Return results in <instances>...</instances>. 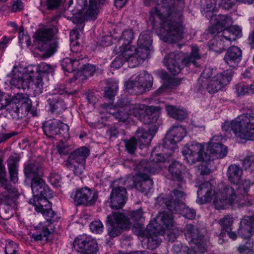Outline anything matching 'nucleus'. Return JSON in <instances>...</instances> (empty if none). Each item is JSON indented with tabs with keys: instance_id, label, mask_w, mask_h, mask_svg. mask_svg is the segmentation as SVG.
I'll return each mask as SVG.
<instances>
[{
	"instance_id": "obj_1",
	"label": "nucleus",
	"mask_w": 254,
	"mask_h": 254,
	"mask_svg": "<svg viewBox=\"0 0 254 254\" xmlns=\"http://www.w3.org/2000/svg\"><path fill=\"white\" fill-rule=\"evenodd\" d=\"M183 0H161L150 12L149 20L155 25V15L161 21L160 37L165 42L174 43L183 38L184 27L183 24Z\"/></svg>"
},
{
	"instance_id": "obj_2",
	"label": "nucleus",
	"mask_w": 254,
	"mask_h": 254,
	"mask_svg": "<svg viewBox=\"0 0 254 254\" xmlns=\"http://www.w3.org/2000/svg\"><path fill=\"white\" fill-rule=\"evenodd\" d=\"M237 189V187L234 188L232 186H225L217 191H213L211 184L206 181L199 186L197 194L201 203L212 200L217 209H224L229 205L239 203L240 195Z\"/></svg>"
},
{
	"instance_id": "obj_3",
	"label": "nucleus",
	"mask_w": 254,
	"mask_h": 254,
	"mask_svg": "<svg viewBox=\"0 0 254 254\" xmlns=\"http://www.w3.org/2000/svg\"><path fill=\"white\" fill-rule=\"evenodd\" d=\"M227 135L231 131L241 139L254 141V113H244L231 122H225L222 126Z\"/></svg>"
},
{
	"instance_id": "obj_4",
	"label": "nucleus",
	"mask_w": 254,
	"mask_h": 254,
	"mask_svg": "<svg viewBox=\"0 0 254 254\" xmlns=\"http://www.w3.org/2000/svg\"><path fill=\"white\" fill-rule=\"evenodd\" d=\"M198 51V47L195 46L192 47L191 53L188 56L181 51L169 53L164 57V64L172 74L177 75L184 65L189 66L192 64L195 67L198 66L196 60L201 58Z\"/></svg>"
},
{
	"instance_id": "obj_5",
	"label": "nucleus",
	"mask_w": 254,
	"mask_h": 254,
	"mask_svg": "<svg viewBox=\"0 0 254 254\" xmlns=\"http://www.w3.org/2000/svg\"><path fill=\"white\" fill-rule=\"evenodd\" d=\"M31 107L32 102L28 97L17 93L9 99H5L4 109L13 119L17 121L27 116Z\"/></svg>"
},
{
	"instance_id": "obj_6",
	"label": "nucleus",
	"mask_w": 254,
	"mask_h": 254,
	"mask_svg": "<svg viewBox=\"0 0 254 254\" xmlns=\"http://www.w3.org/2000/svg\"><path fill=\"white\" fill-rule=\"evenodd\" d=\"M150 164L145 160H142L137 165V173L133 176V185L136 189L147 194L151 189L153 181L150 179L148 173H155L157 169L150 168Z\"/></svg>"
},
{
	"instance_id": "obj_7",
	"label": "nucleus",
	"mask_w": 254,
	"mask_h": 254,
	"mask_svg": "<svg viewBox=\"0 0 254 254\" xmlns=\"http://www.w3.org/2000/svg\"><path fill=\"white\" fill-rule=\"evenodd\" d=\"M184 235L193 251L203 254L206 251V241L204 240L198 227L187 224L184 229Z\"/></svg>"
},
{
	"instance_id": "obj_8",
	"label": "nucleus",
	"mask_w": 254,
	"mask_h": 254,
	"mask_svg": "<svg viewBox=\"0 0 254 254\" xmlns=\"http://www.w3.org/2000/svg\"><path fill=\"white\" fill-rule=\"evenodd\" d=\"M58 29L56 26L39 29L36 32V40L38 48L41 51H46L52 54L54 53L58 47V42L51 41V38L58 32Z\"/></svg>"
},
{
	"instance_id": "obj_9",
	"label": "nucleus",
	"mask_w": 254,
	"mask_h": 254,
	"mask_svg": "<svg viewBox=\"0 0 254 254\" xmlns=\"http://www.w3.org/2000/svg\"><path fill=\"white\" fill-rule=\"evenodd\" d=\"M242 32L241 28L237 26L234 25L224 29L223 32L216 37V41H212V45H219L218 49L213 47L214 51L218 53L222 52L225 48L231 45V42L235 41L237 38L241 37Z\"/></svg>"
},
{
	"instance_id": "obj_10",
	"label": "nucleus",
	"mask_w": 254,
	"mask_h": 254,
	"mask_svg": "<svg viewBox=\"0 0 254 254\" xmlns=\"http://www.w3.org/2000/svg\"><path fill=\"white\" fill-rule=\"evenodd\" d=\"M107 219L108 234L111 237L118 236L130 225L129 219L119 212H113L107 216Z\"/></svg>"
},
{
	"instance_id": "obj_11",
	"label": "nucleus",
	"mask_w": 254,
	"mask_h": 254,
	"mask_svg": "<svg viewBox=\"0 0 254 254\" xmlns=\"http://www.w3.org/2000/svg\"><path fill=\"white\" fill-rule=\"evenodd\" d=\"M182 153L186 156L187 162L191 165L197 162L210 161V157L207 156V152L204 151V145L195 141L185 146Z\"/></svg>"
},
{
	"instance_id": "obj_12",
	"label": "nucleus",
	"mask_w": 254,
	"mask_h": 254,
	"mask_svg": "<svg viewBox=\"0 0 254 254\" xmlns=\"http://www.w3.org/2000/svg\"><path fill=\"white\" fill-rule=\"evenodd\" d=\"M5 176V167L2 159L0 158V184L7 190L3 195H0V205L11 206L17 198L18 192L15 188L8 183Z\"/></svg>"
},
{
	"instance_id": "obj_13",
	"label": "nucleus",
	"mask_w": 254,
	"mask_h": 254,
	"mask_svg": "<svg viewBox=\"0 0 254 254\" xmlns=\"http://www.w3.org/2000/svg\"><path fill=\"white\" fill-rule=\"evenodd\" d=\"M125 181L123 179L113 182L112 190L110 196V206L112 209L122 208L126 202L127 190L124 186Z\"/></svg>"
},
{
	"instance_id": "obj_14",
	"label": "nucleus",
	"mask_w": 254,
	"mask_h": 254,
	"mask_svg": "<svg viewBox=\"0 0 254 254\" xmlns=\"http://www.w3.org/2000/svg\"><path fill=\"white\" fill-rule=\"evenodd\" d=\"M153 84L152 76L146 71L140 72L133 80L126 82V87L128 89H132V92L136 94H141L152 87Z\"/></svg>"
},
{
	"instance_id": "obj_15",
	"label": "nucleus",
	"mask_w": 254,
	"mask_h": 254,
	"mask_svg": "<svg viewBox=\"0 0 254 254\" xmlns=\"http://www.w3.org/2000/svg\"><path fill=\"white\" fill-rule=\"evenodd\" d=\"M70 197L78 205L91 206L97 201L98 192L96 190L84 187L72 191Z\"/></svg>"
},
{
	"instance_id": "obj_16",
	"label": "nucleus",
	"mask_w": 254,
	"mask_h": 254,
	"mask_svg": "<svg viewBox=\"0 0 254 254\" xmlns=\"http://www.w3.org/2000/svg\"><path fill=\"white\" fill-rule=\"evenodd\" d=\"M233 72L230 70H226L217 74L203 84V87L206 85V89L210 94L217 92L228 84L231 80Z\"/></svg>"
},
{
	"instance_id": "obj_17",
	"label": "nucleus",
	"mask_w": 254,
	"mask_h": 254,
	"mask_svg": "<svg viewBox=\"0 0 254 254\" xmlns=\"http://www.w3.org/2000/svg\"><path fill=\"white\" fill-rule=\"evenodd\" d=\"M42 128L44 134L48 137L53 138L60 134L64 136L69 134V126L59 120L52 119L45 122Z\"/></svg>"
},
{
	"instance_id": "obj_18",
	"label": "nucleus",
	"mask_w": 254,
	"mask_h": 254,
	"mask_svg": "<svg viewBox=\"0 0 254 254\" xmlns=\"http://www.w3.org/2000/svg\"><path fill=\"white\" fill-rule=\"evenodd\" d=\"M74 249L82 254H99L96 240L86 235H80L73 242Z\"/></svg>"
},
{
	"instance_id": "obj_19",
	"label": "nucleus",
	"mask_w": 254,
	"mask_h": 254,
	"mask_svg": "<svg viewBox=\"0 0 254 254\" xmlns=\"http://www.w3.org/2000/svg\"><path fill=\"white\" fill-rule=\"evenodd\" d=\"M185 196V193L182 190L174 189L169 194L161 199L170 211L173 213H180L184 207V203L181 201Z\"/></svg>"
},
{
	"instance_id": "obj_20",
	"label": "nucleus",
	"mask_w": 254,
	"mask_h": 254,
	"mask_svg": "<svg viewBox=\"0 0 254 254\" xmlns=\"http://www.w3.org/2000/svg\"><path fill=\"white\" fill-rule=\"evenodd\" d=\"M34 68L33 66H28L24 69V71L22 74L18 68L14 66L11 72L12 76L10 81V84L18 88L26 89L29 87V83L27 80L28 77L31 76L28 74L32 73L34 71Z\"/></svg>"
},
{
	"instance_id": "obj_21",
	"label": "nucleus",
	"mask_w": 254,
	"mask_h": 254,
	"mask_svg": "<svg viewBox=\"0 0 254 254\" xmlns=\"http://www.w3.org/2000/svg\"><path fill=\"white\" fill-rule=\"evenodd\" d=\"M186 135V129L182 126H173L167 133L162 146L164 148L172 150L176 143L181 141Z\"/></svg>"
},
{
	"instance_id": "obj_22",
	"label": "nucleus",
	"mask_w": 254,
	"mask_h": 254,
	"mask_svg": "<svg viewBox=\"0 0 254 254\" xmlns=\"http://www.w3.org/2000/svg\"><path fill=\"white\" fill-rule=\"evenodd\" d=\"M118 107L112 104H104L102 105L106 112L112 115L119 122H125L128 117V113L127 112V99H122L119 100L117 103Z\"/></svg>"
},
{
	"instance_id": "obj_23",
	"label": "nucleus",
	"mask_w": 254,
	"mask_h": 254,
	"mask_svg": "<svg viewBox=\"0 0 254 254\" xmlns=\"http://www.w3.org/2000/svg\"><path fill=\"white\" fill-rule=\"evenodd\" d=\"M157 226H153L149 223L144 231V244L146 248L150 250H154L161 243L162 239L160 237V232L157 228Z\"/></svg>"
},
{
	"instance_id": "obj_24",
	"label": "nucleus",
	"mask_w": 254,
	"mask_h": 254,
	"mask_svg": "<svg viewBox=\"0 0 254 254\" xmlns=\"http://www.w3.org/2000/svg\"><path fill=\"white\" fill-rule=\"evenodd\" d=\"M220 139V136H214L207 143L206 152L207 156L210 157V160L222 158L227 154L226 146L217 142Z\"/></svg>"
},
{
	"instance_id": "obj_25",
	"label": "nucleus",
	"mask_w": 254,
	"mask_h": 254,
	"mask_svg": "<svg viewBox=\"0 0 254 254\" xmlns=\"http://www.w3.org/2000/svg\"><path fill=\"white\" fill-rule=\"evenodd\" d=\"M123 52L128 66L131 68L136 67L142 64L149 57L146 52H138L137 49H134L133 51L131 48L120 51V52Z\"/></svg>"
},
{
	"instance_id": "obj_26",
	"label": "nucleus",
	"mask_w": 254,
	"mask_h": 254,
	"mask_svg": "<svg viewBox=\"0 0 254 254\" xmlns=\"http://www.w3.org/2000/svg\"><path fill=\"white\" fill-rule=\"evenodd\" d=\"M238 234L244 239H249L254 235V217L245 216L241 220Z\"/></svg>"
},
{
	"instance_id": "obj_27",
	"label": "nucleus",
	"mask_w": 254,
	"mask_h": 254,
	"mask_svg": "<svg viewBox=\"0 0 254 254\" xmlns=\"http://www.w3.org/2000/svg\"><path fill=\"white\" fill-rule=\"evenodd\" d=\"M215 19L216 23L209 28V32L216 37L221 34L224 29H227L233 22L232 18L225 15H219Z\"/></svg>"
},
{
	"instance_id": "obj_28",
	"label": "nucleus",
	"mask_w": 254,
	"mask_h": 254,
	"mask_svg": "<svg viewBox=\"0 0 254 254\" xmlns=\"http://www.w3.org/2000/svg\"><path fill=\"white\" fill-rule=\"evenodd\" d=\"M90 151L88 148L83 146L71 152L68 159L64 162L67 168L72 167V164L75 163H85L86 159L89 156Z\"/></svg>"
},
{
	"instance_id": "obj_29",
	"label": "nucleus",
	"mask_w": 254,
	"mask_h": 254,
	"mask_svg": "<svg viewBox=\"0 0 254 254\" xmlns=\"http://www.w3.org/2000/svg\"><path fill=\"white\" fill-rule=\"evenodd\" d=\"M242 57V51L237 46H231L227 51L223 60L225 63L230 67H237L240 62Z\"/></svg>"
},
{
	"instance_id": "obj_30",
	"label": "nucleus",
	"mask_w": 254,
	"mask_h": 254,
	"mask_svg": "<svg viewBox=\"0 0 254 254\" xmlns=\"http://www.w3.org/2000/svg\"><path fill=\"white\" fill-rule=\"evenodd\" d=\"M243 175V169L241 167L236 164H232L229 166L227 171V177L228 181L232 184L236 185L234 188L237 187V190H238V193L240 195L239 198V202L241 198L242 195L241 194V189L239 188L237 186L238 184L240 182L242 176Z\"/></svg>"
},
{
	"instance_id": "obj_31",
	"label": "nucleus",
	"mask_w": 254,
	"mask_h": 254,
	"mask_svg": "<svg viewBox=\"0 0 254 254\" xmlns=\"http://www.w3.org/2000/svg\"><path fill=\"white\" fill-rule=\"evenodd\" d=\"M32 193L35 196L52 197V192L45 184L41 178L31 181Z\"/></svg>"
},
{
	"instance_id": "obj_32",
	"label": "nucleus",
	"mask_w": 254,
	"mask_h": 254,
	"mask_svg": "<svg viewBox=\"0 0 254 254\" xmlns=\"http://www.w3.org/2000/svg\"><path fill=\"white\" fill-rule=\"evenodd\" d=\"M157 128L155 126H152L148 129L139 128L136 131L135 137L138 141V145L149 144L157 132Z\"/></svg>"
},
{
	"instance_id": "obj_33",
	"label": "nucleus",
	"mask_w": 254,
	"mask_h": 254,
	"mask_svg": "<svg viewBox=\"0 0 254 254\" xmlns=\"http://www.w3.org/2000/svg\"><path fill=\"white\" fill-rule=\"evenodd\" d=\"M30 77L28 78V82L29 83V87L26 89H34L36 94H39L42 92L44 82L43 81V76L40 73L35 72V70L32 73L28 74Z\"/></svg>"
},
{
	"instance_id": "obj_34",
	"label": "nucleus",
	"mask_w": 254,
	"mask_h": 254,
	"mask_svg": "<svg viewBox=\"0 0 254 254\" xmlns=\"http://www.w3.org/2000/svg\"><path fill=\"white\" fill-rule=\"evenodd\" d=\"M185 169V166L178 161H174L171 163L169 167V171L172 178L180 182L178 184V188L183 189V178L182 177V171Z\"/></svg>"
},
{
	"instance_id": "obj_35",
	"label": "nucleus",
	"mask_w": 254,
	"mask_h": 254,
	"mask_svg": "<svg viewBox=\"0 0 254 254\" xmlns=\"http://www.w3.org/2000/svg\"><path fill=\"white\" fill-rule=\"evenodd\" d=\"M152 40L149 31L142 32L139 35L136 49L138 52H144L149 55Z\"/></svg>"
},
{
	"instance_id": "obj_36",
	"label": "nucleus",
	"mask_w": 254,
	"mask_h": 254,
	"mask_svg": "<svg viewBox=\"0 0 254 254\" xmlns=\"http://www.w3.org/2000/svg\"><path fill=\"white\" fill-rule=\"evenodd\" d=\"M19 160L20 157L17 154L10 155L7 160L10 180L14 184L16 183L18 180L17 164Z\"/></svg>"
},
{
	"instance_id": "obj_37",
	"label": "nucleus",
	"mask_w": 254,
	"mask_h": 254,
	"mask_svg": "<svg viewBox=\"0 0 254 254\" xmlns=\"http://www.w3.org/2000/svg\"><path fill=\"white\" fill-rule=\"evenodd\" d=\"M24 174L28 179L36 180L41 177V172L39 166L33 162H27L24 166Z\"/></svg>"
},
{
	"instance_id": "obj_38",
	"label": "nucleus",
	"mask_w": 254,
	"mask_h": 254,
	"mask_svg": "<svg viewBox=\"0 0 254 254\" xmlns=\"http://www.w3.org/2000/svg\"><path fill=\"white\" fill-rule=\"evenodd\" d=\"M83 60V58L79 57L73 59L66 58L62 61L61 65L63 69L67 72L77 71L81 64L80 61L82 62Z\"/></svg>"
},
{
	"instance_id": "obj_39",
	"label": "nucleus",
	"mask_w": 254,
	"mask_h": 254,
	"mask_svg": "<svg viewBox=\"0 0 254 254\" xmlns=\"http://www.w3.org/2000/svg\"><path fill=\"white\" fill-rule=\"evenodd\" d=\"M147 109L150 111H145V113L141 116L139 120L146 125L155 123L159 117L158 113L159 108L157 107L148 106Z\"/></svg>"
},
{
	"instance_id": "obj_40",
	"label": "nucleus",
	"mask_w": 254,
	"mask_h": 254,
	"mask_svg": "<svg viewBox=\"0 0 254 254\" xmlns=\"http://www.w3.org/2000/svg\"><path fill=\"white\" fill-rule=\"evenodd\" d=\"M133 38L134 33L131 29L125 30L119 40L120 51L130 48L129 45Z\"/></svg>"
},
{
	"instance_id": "obj_41",
	"label": "nucleus",
	"mask_w": 254,
	"mask_h": 254,
	"mask_svg": "<svg viewBox=\"0 0 254 254\" xmlns=\"http://www.w3.org/2000/svg\"><path fill=\"white\" fill-rule=\"evenodd\" d=\"M87 4V0H70L68 10L71 11L73 14L82 13Z\"/></svg>"
},
{
	"instance_id": "obj_42",
	"label": "nucleus",
	"mask_w": 254,
	"mask_h": 254,
	"mask_svg": "<svg viewBox=\"0 0 254 254\" xmlns=\"http://www.w3.org/2000/svg\"><path fill=\"white\" fill-rule=\"evenodd\" d=\"M155 221L160 222L159 224L162 229L171 227L174 224L172 214L165 212H160L156 217Z\"/></svg>"
},
{
	"instance_id": "obj_43",
	"label": "nucleus",
	"mask_w": 254,
	"mask_h": 254,
	"mask_svg": "<svg viewBox=\"0 0 254 254\" xmlns=\"http://www.w3.org/2000/svg\"><path fill=\"white\" fill-rule=\"evenodd\" d=\"M127 108L128 107L129 114L138 119L141 116L145 113V111H150L147 110L148 106L141 104H131L127 102Z\"/></svg>"
},
{
	"instance_id": "obj_44",
	"label": "nucleus",
	"mask_w": 254,
	"mask_h": 254,
	"mask_svg": "<svg viewBox=\"0 0 254 254\" xmlns=\"http://www.w3.org/2000/svg\"><path fill=\"white\" fill-rule=\"evenodd\" d=\"M166 109L170 117L177 120L182 121L188 117V113L186 111L177 108L172 105L166 106Z\"/></svg>"
},
{
	"instance_id": "obj_45",
	"label": "nucleus",
	"mask_w": 254,
	"mask_h": 254,
	"mask_svg": "<svg viewBox=\"0 0 254 254\" xmlns=\"http://www.w3.org/2000/svg\"><path fill=\"white\" fill-rule=\"evenodd\" d=\"M84 61V59H83L82 62L80 61L81 64L79 69H77V73L80 74L81 76H83L85 78H87L88 77L93 75L96 71V67L93 64H85Z\"/></svg>"
},
{
	"instance_id": "obj_46",
	"label": "nucleus",
	"mask_w": 254,
	"mask_h": 254,
	"mask_svg": "<svg viewBox=\"0 0 254 254\" xmlns=\"http://www.w3.org/2000/svg\"><path fill=\"white\" fill-rule=\"evenodd\" d=\"M215 72L212 68H206L202 73L200 78L198 80L197 90L199 91H202L203 89V84L215 76Z\"/></svg>"
},
{
	"instance_id": "obj_47",
	"label": "nucleus",
	"mask_w": 254,
	"mask_h": 254,
	"mask_svg": "<svg viewBox=\"0 0 254 254\" xmlns=\"http://www.w3.org/2000/svg\"><path fill=\"white\" fill-rule=\"evenodd\" d=\"M36 232L31 233L30 237L35 241H42L44 238H47L50 232L48 228L44 227H35Z\"/></svg>"
},
{
	"instance_id": "obj_48",
	"label": "nucleus",
	"mask_w": 254,
	"mask_h": 254,
	"mask_svg": "<svg viewBox=\"0 0 254 254\" xmlns=\"http://www.w3.org/2000/svg\"><path fill=\"white\" fill-rule=\"evenodd\" d=\"M99 7L96 0H89V5L86 10L84 12L85 15L91 19H95L98 15Z\"/></svg>"
},
{
	"instance_id": "obj_49",
	"label": "nucleus",
	"mask_w": 254,
	"mask_h": 254,
	"mask_svg": "<svg viewBox=\"0 0 254 254\" xmlns=\"http://www.w3.org/2000/svg\"><path fill=\"white\" fill-rule=\"evenodd\" d=\"M118 90V83L115 81H111L109 83L108 87L104 92V98L110 102L113 101L114 97L116 95Z\"/></svg>"
},
{
	"instance_id": "obj_50",
	"label": "nucleus",
	"mask_w": 254,
	"mask_h": 254,
	"mask_svg": "<svg viewBox=\"0 0 254 254\" xmlns=\"http://www.w3.org/2000/svg\"><path fill=\"white\" fill-rule=\"evenodd\" d=\"M50 197H37V200L34 202V206L36 211L38 212H42L45 208L51 207V204L48 201V198Z\"/></svg>"
},
{
	"instance_id": "obj_51",
	"label": "nucleus",
	"mask_w": 254,
	"mask_h": 254,
	"mask_svg": "<svg viewBox=\"0 0 254 254\" xmlns=\"http://www.w3.org/2000/svg\"><path fill=\"white\" fill-rule=\"evenodd\" d=\"M165 158L160 153H156L153 150L150 157V162L146 161L150 164V168L155 167L157 168L156 172L160 170V167L157 164L158 163L162 162L164 161ZM146 161V160H145Z\"/></svg>"
},
{
	"instance_id": "obj_52",
	"label": "nucleus",
	"mask_w": 254,
	"mask_h": 254,
	"mask_svg": "<svg viewBox=\"0 0 254 254\" xmlns=\"http://www.w3.org/2000/svg\"><path fill=\"white\" fill-rule=\"evenodd\" d=\"M174 254H196L197 253L193 249L190 250L187 246H183L182 244H174L172 247Z\"/></svg>"
},
{
	"instance_id": "obj_53",
	"label": "nucleus",
	"mask_w": 254,
	"mask_h": 254,
	"mask_svg": "<svg viewBox=\"0 0 254 254\" xmlns=\"http://www.w3.org/2000/svg\"><path fill=\"white\" fill-rule=\"evenodd\" d=\"M123 141L127 152L130 154H133L138 144L135 136L129 139H125Z\"/></svg>"
},
{
	"instance_id": "obj_54",
	"label": "nucleus",
	"mask_w": 254,
	"mask_h": 254,
	"mask_svg": "<svg viewBox=\"0 0 254 254\" xmlns=\"http://www.w3.org/2000/svg\"><path fill=\"white\" fill-rule=\"evenodd\" d=\"M233 218L231 215H226L219 220V224L222 227V231H228L232 230Z\"/></svg>"
},
{
	"instance_id": "obj_55",
	"label": "nucleus",
	"mask_w": 254,
	"mask_h": 254,
	"mask_svg": "<svg viewBox=\"0 0 254 254\" xmlns=\"http://www.w3.org/2000/svg\"><path fill=\"white\" fill-rule=\"evenodd\" d=\"M164 238L169 242H174L177 238V237L179 235V230L176 228H167L166 230L165 231L164 233Z\"/></svg>"
},
{
	"instance_id": "obj_56",
	"label": "nucleus",
	"mask_w": 254,
	"mask_h": 254,
	"mask_svg": "<svg viewBox=\"0 0 254 254\" xmlns=\"http://www.w3.org/2000/svg\"><path fill=\"white\" fill-rule=\"evenodd\" d=\"M52 112H54L59 108V106L63 104V101L59 100V97L57 95L51 96L47 100Z\"/></svg>"
},
{
	"instance_id": "obj_57",
	"label": "nucleus",
	"mask_w": 254,
	"mask_h": 254,
	"mask_svg": "<svg viewBox=\"0 0 254 254\" xmlns=\"http://www.w3.org/2000/svg\"><path fill=\"white\" fill-rule=\"evenodd\" d=\"M243 165L245 170L254 172V155L246 156L243 160Z\"/></svg>"
},
{
	"instance_id": "obj_58",
	"label": "nucleus",
	"mask_w": 254,
	"mask_h": 254,
	"mask_svg": "<svg viewBox=\"0 0 254 254\" xmlns=\"http://www.w3.org/2000/svg\"><path fill=\"white\" fill-rule=\"evenodd\" d=\"M1 205L0 208V217L5 220L9 219L13 215V210L10 206Z\"/></svg>"
},
{
	"instance_id": "obj_59",
	"label": "nucleus",
	"mask_w": 254,
	"mask_h": 254,
	"mask_svg": "<svg viewBox=\"0 0 254 254\" xmlns=\"http://www.w3.org/2000/svg\"><path fill=\"white\" fill-rule=\"evenodd\" d=\"M116 49V51H118V53H120V54L112 62L111 66L112 67L119 68L121 67L125 62H126V61L124 57L123 52H120V51H118L119 49H117V48Z\"/></svg>"
},
{
	"instance_id": "obj_60",
	"label": "nucleus",
	"mask_w": 254,
	"mask_h": 254,
	"mask_svg": "<svg viewBox=\"0 0 254 254\" xmlns=\"http://www.w3.org/2000/svg\"><path fill=\"white\" fill-rule=\"evenodd\" d=\"M204 3L206 13L210 14L211 13L217 10L216 2L217 0H203Z\"/></svg>"
},
{
	"instance_id": "obj_61",
	"label": "nucleus",
	"mask_w": 254,
	"mask_h": 254,
	"mask_svg": "<svg viewBox=\"0 0 254 254\" xmlns=\"http://www.w3.org/2000/svg\"><path fill=\"white\" fill-rule=\"evenodd\" d=\"M17 246L12 241H8L5 244L4 252L5 254H15L17 253Z\"/></svg>"
},
{
	"instance_id": "obj_62",
	"label": "nucleus",
	"mask_w": 254,
	"mask_h": 254,
	"mask_svg": "<svg viewBox=\"0 0 254 254\" xmlns=\"http://www.w3.org/2000/svg\"><path fill=\"white\" fill-rule=\"evenodd\" d=\"M34 67V69H36L35 72L40 73L41 75L43 73H52L54 72V68L49 64L45 63H42L39 65V72H37L36 68Z\"/></svg>"
},
{
	"instance_id": "obj_63",
	"label": "nucleus",
	"mask_w": 254,
	"mask_h": 254,
	"mask_svg": "<svg viewBox=\"0 0 254 254\" xmlns=\"http://www.w3.org/2000/svg\"><path fill=\"white\" fill-rule=\"evenodd\" d=\"M90 228L93 232L100 234L103 232V225L99 220L95 221L90 224Z\"/></svg>"
},
{
	"instance_id": "obj_64",
	"label": "nucleus",
	"mask_w": 254,
	"mask_h": 254,
	"mask_svg": "<svg viewBox=\"0 0 254 254\" xmlns=\"http://www.w3.org/2000/svg\"><path fill=\"white\" fill-rule=\"evenodd\" d=\"M49 180L51 184L56 188L61 186V177L57 173L51 174L49 177Z\"/></svg>"
}]
</instances>
